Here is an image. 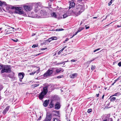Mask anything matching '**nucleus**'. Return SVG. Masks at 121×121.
Here are the masks:
<instances>
[{
    "label": "nucleus",
    "mask_w": 121,
    "mask_h": 121,
    "mask_svg": "<svg viewBox=\"0 0 121 121\" xmlns=\"http://www.w3.org/2000/svg\"><path fill=\"white\" fill-rule=\"evenodd\" d=\"M77 73H74L70 75V77L71 78H74L77 77Z\"/></svg>",
    "instance_id": "dca6fc26"
},
{
    "label": "nucleus",
    "mask_w": 121,
    "mask_h": 121,
    "mask_svg": "<svg viewBox=\"0 0 121 121\" xmlns=\"http://www.w3.org/2000/svg\"><path fill=\"white\" fill-rule=\"evenodd\" d=\"M61 51H60V50L59 52H58V55H59L60 53H61Z\"/></svg>",
    "instance_id": "37998d69"
},
{
    "label": "nucleus",
    "mask_w": 121,
    "mask_h": 121,
    "mask_svg": "<svg viewBox=\"0 0 121 121\" xmlns=\"http://www.w3.org/2000/svg\"><path fill=\"white\" fill-rule=\"evenodd\" d=\"M6 2L4 1H1L0 0V6H2L4 5H5Z\"/></svg>",
    "instance_id": "f3484780"
},
{
    "label": "nucleus",
    "mask_w": 121,
    "mask_h": 121,
    "mask_svg": "<svg viewBox=\"0 0 121 121\" xmlns=\"http://www.w3.org/2000/svg\"><path fill=\"white\" fill-rule=\"evenodd\" d=\"M35 35V34L34 33H33L32 35V36H33Z\"/></svg>",
    "instance_id": "3c124183"
},
{
    "label": "nucleus",
    "mask_w": 121,
    "mask_h": 121,
    "mask_svg": "<svg viewBox=\"0 0 121 121\" xmlns=\"http://www.w3.org/2000/svg\"><path fill=\"white\" fill-rule=\"evenodd\" d=\"M120 80H121L120 81V82H121V76L119 77L117 79H116V80H115V81L114 82V83H115L117 81Z\"/></svg>",
    "instance_id": "412c9836"
},
{
    "label": "nucleus",
    "mask_w": 121,
    "mask_h": 121,
    "mask_svg": "<svg viewBox=\"0 0 121 121\" xmlns=\"http://www.w3.org/2000/svg\"><path fill=\"white\" fill-rule=\"evenodd\" d=\"M117 26V27L119 28V27H121V25H118Z\"/></svg>",
    "instance_id": "49530a36"
},
{
    "label": "nucleus",
    "mask_w": 121,
    "mask_h": 121,
    "mask_svg": "<svg viewBox=\"0 0 121 121\" xmlns=\"http://www.w3.org/2000/svg\"><path fill=\"white\" fill-rule=\"evenodd\" d=\"M74 36V35H73L71 38H72Z\"/></svg>",
    "instance_id": "052dcab7"
},
{
    "label": "nucleus",
    "mask_w": 121,
    "mask_h": 121,
    "mask_svg": "<svg viewBox=\"0 0 121 121\" xmlns=\"http://www.w3.org/2000/svg\"><path fill=\"white\" fill-rule=\"evenodd\" d=\"M36 73V71H35L34 72H33L31 73H30V75H33L35 73Z\"/></svg>",
    "instance_id": "2f4dec72"
},
{
    "label": "nucleus",
    "mask_w": 121,
    "mask_h": 121,
    "mask_svg": "<svg viewBox=\"0 0 121 121\" xmlns=\"http://www.w3.org/2000/svg\"><path fill=\"white\" fill-rule=\"evenodd\" d=\"M31 13L32 14V16H30V17H36V18H39V16H38L37 15H35V16H34L33 15H32L33 14V13Z\"/></svg>",
    "instance_id": "aec40b11"
},
{
    "label": "nucleus",
    "mask_w": 121,
    "mask_h": 121,
    "mask_svg": "<svg viewBox=\"0 0 121 121\" xmlns=\"http://www.w3.org/2000/svg\"><path fill=\"white\" fill-rule=\"evenodd\" d=\"M38 46V44H35V45H33L32 46V48H35L36 47H37Z\"/></svg>",
    "instance_id": "c85d7f7f"
},
{
    "label": "nucleus",
    "mask_w": 121,
    "mask_h": 121,
    "mask_svg": "<svg viewBox=\"0 0 121 121\" xmlns=\"http://www.w3.org/2000/svg\"><path fill=\"white\" fill-rule=\"evenodd\" d=\"M2 68L0 72L1 73H10L11 71V67L10 65H2Z\"/></svg>",
    "instance_id": "7ed1b4c3"
},
{
    "label": "nucleus",
    "mask_w": 121,
    "mask_h": 121,
    "mask_svg": "<svg viewBox=\"0 0 121 121\" xmlns=\"http://www.w3.org/2000/svg\"><path fill=\"white\" fill-rule=\"evenodd\" d=\"M49 106L50 108H52L54 106V104H53L52 102H51L50 103Z\"/></svg>",
    "instance_id": "bb28decb"
},
{
    "label": "nucleus",
    "mask_w": 121,
    "mask_h": 121,
    "mask_svg": "<svg viewBox=\"0 0 121 121\" xmlns=\"http://www.w3.org/2000/svg\"><path fill=\"white\" fill-rule=\"evenodd\" d=\"M84 10V7L83 5L78 4L76 6V9H75L73 10H71L70 12V13L73 12L78 15H80Z\"/></svg>",
    "instance_id": "f257e3e1"
},
{
    "label": "nucleus",
    "mask_w": 121,
    "mask_h": 121,
    "mask_svg": "<svg viewBox=\"0 0 121 121\" xmlns=\"http://www.w3.org/2000/svg\"><path fill=\"white\" fill-rule=\"evenodd\" d=\"M56 31H61V30H60V29H57L56 30Z\"/></svg>",
    "instance_id": "c03bdc74"
},
{
    "label": "nucleus",
    "mask_w": 121,
    "mask_h": 121,
    "mask_svg": "<svg viewBox=\"0 0 121 121\" xmlns=\"http://www.w3.org/2000/svg\"><path fill=\"white\" fill-rule=\"evenodd\" d=\"M54 69L53 68H52L48 69L47 72L45 73L43 76L45 77L52 76L53 75V73L54 72Z\"/></svg>",
    "instance_id": "39448f33"
},
{
    "label": "nucleus",
    "mask_w": 121,
    "mask_h": 121,
    "mask_svg": "<svg viewBox=\"0 0 121 121\" xmlns=\"http://www.w3.org/2000/svg\"><path fill=\"white\" fill-rule=\"evenodd\" d=\"M54 69V72L55 74L62 72L64 71L63 69L61 68H53Z\"/></svg>",
    "instance_id": "0eeeda50"
},
{
    "label": "nucleus",
    "mask_w": 121,
    "mask_h": 121,
    "mask_svg": "<svg viewBox=\"0 0 121 121\" xmlns=\"http://www.w3.org/2000/svg\"><path fill=\"white\" fill-rule=\"evenodd\" d=\"M78 31H77V32H75V34L74 35H76L78 33Z\"/></svg>",
    "instance_id": "864d4df0"
},
{
    "label": "nucleus",
    "mask_w": 121,
    "mask_h": 121,
    "mask_svg": "<svg viewBox=\"0 0 121 121\" xmlns=\"http://www.w3.org/2000/svg\"><path fill=\"white\" fill-rule=\"evenodd\" d=\"M41 116H40L39 118L38 119V120H40L41 119Z\"/></svg>",
    "instance_id": "79ce46f5"
},
{
    "label": "nucleus",
    "mask_w": 121,
    "mask_h": 121,
    "mask_svg": "<svg viewBox=\"0 0 121 121\" xmlns=\"http://www.w3.org/2000/svg\"><path fill=\"white\" fill-rule=\"evenodd\" d=\"M66 41H66V40H65V41H64L63 43H66Z\"/></svg>",
    "instance_id": "680f3d73"
},
{
    "label": "nucleus",
    "mask_w": 121,
    "mask_h": 121,
    "mask_svg": "<svg viewBox=\"0 0 121 121\" xmlns=\"http://www.w3.org/2000/svg\"><path fill=\"white\" fill-rule=\"evenodd\" d=\"M112 3H111L110 2H109V3H108V5L109 6L111 5Z\"/></svg>",
    "instance_id": "13d9d810"
},
{
    "label": "nucleus",
    "mask_w": 121,
    "mask_h": 121,
    "mask_svg": "<svg viewBox=\"0 0 121 121\" xmlns=\"http://www.w3.org/2000/svg\"><path fill=\"white\" fill-rule=\"evenodd\" d=\"M112 0H111L110 1V2L111 3H112Z\"/></svg>",
    "instance_id": "0e129e2a"
},
{
    "label": "nucleus",
    "mask_w": 121,
    "mask_h": 121,
    "mask_svg": "<svg viewBox=\"0 0 121 121\" xmlns=\"http://www.w3.org/2000/svg\"><path fill=\"white\" fill-rule=\"evenodd\" d=\"M95 66H92L91 69L92 70H93L95 69Z\"/></svg>",
    "instance_id": "7c9ffc66"
},
{
    "label": "nucleus",
    "mask_w": 121,
    "mask_h": 121,
    "mask_svg": "<svg viewBox=\"0 0 121 121\" xmlns=\"http://www.w3.org/2000/svg\"><path fill=\"white\" fill-rule=\"evenodd\" d=\"M52 40V39H51V38L47 40V41H49V42H50Z\"/></svg>",
    "instance_id": "58836bf2"
},
{
    "label": "nucleus",
    "mask_w": 121,
    "mask_h": 121,
    "mask_svg": "<svg viewBox=\"0 0 121 121\" xmlns=\"http://www.w3.org/2000/svg\"><path fill=\"white\" fill-rule=\"evenodd\" d=\"M53 0H49L48 2V5L49 7H50L51 6V4H52V2Z\"/></svg>",
    "instance_id": "6ab92c4d"
},
{
    "label": "nucleus",
    "mask_w": 121,
    "mask_h": 121,
    "mask_svg": "<svg viewBox=\"0 0 121 121\" xmlns=\"http://www.w3.org/2000/svg\"><path fill=\"white\" fill-rule=\"evenodd\" d=\"M111 101H115L116 102H118L119 101V99H116V97H113L111 98L110 99Z\"/></svg>",
    "instance_id": "4468645a"
},
{
    "label": "nucleus",
    "mask_w": 121,
    "mask_h": 121,
    "mask_svg": "<svg viewBox=\"0 0 121 121\" xmlns=\"http://www.w3.org/2000/svg\"><path fill=\"white\" fill-rule=\"evenodd\" d=\"M41 16H45V15H46V13L45 10L43 9L41 10L40 12Z\"/></svg>",
    "instance_id": "ddd939ff"
},
{
    "label": "nucleus",
    "mask_w": 121,
    "mask_h": 121,
    "mask_svg": "<svg viewBox=\"0 0 121 121\" xmlns=\"http://www.w3.org/2000/svg\"><path fill=\"white\" fill-rule=\"evenodd\" d=\"M75 4V3L73 1H71L70 4H69V9H70L71 8H74Z\"/></svg>",
    "instance_id": "f8f14e48"
},
{
    "label": "nucleus",
    "mask_w": 121,
    "mask_h": 121,
    "mask_svg": "<svg viewBox=\"0 0 121 121\" xmlns=\"http://www.w3.org/2000/svg\"><path fill=\"white\" fill-rule=\"evenodd\" d=\"M40 54H41V53H39V54H37V55H36L35 56H38V55H40Z\"/></svg>",
    "instance_id": "603ef678"
},
{
    "label": "nucleus",
    "mask_w": 121,
    "mask_h": 121,
    "mask_svg": "<svg viewBox=\"0 0 121 121\" xmlns=\"http://www.w3.org/2000/svg\"><path fill=\"white\" fill-rule=\"evenodd\" d=\"M107 121H113V120L112 118H108L107 119H106Z\"/></svg>",
    "instance_id": "a878e982"
},
{
    "label": "nucleus",
    "mask_w": 121,
    "mask_h": 121,
    "mask_svg": "<svg viewBox=\"0 0 121 121\" xmlns=\"http://www.w3.org/2000/svg\"><path fill=\"white\" fill-rule=\"evenodd\" d=\"M68 16V15L66 13H65L63 15V18H65L66 17H67Z\"/></svg>",
    "instance_id": "cd10ccee"
},
{
    "label": "nucleus",
    "mask_w": 121,
    "mask_h": 121,
    "mask_svg": "<svg viewBox=\"0 0 121 121\" xmlns=\"http://www.w3.org/2000/svg\"><path fill=\"white\" fill-rule=\"evenodd\" d=\"M63 77V75H60V76H58L57 77V78H60L62 77Z\"/></svg>",
    "instance_id": "c9c22d12"
},
{
    "label": "nucleus",
    "mask_w": 121,
    "mask_h": 121,
    "mask_svg": "<svg viewBox=\"0 0 121 121\" xmlns=\"http://www.w3.org/2000/svg\"><path fill=\"white\" fill-rule=\"evenodd\" d=\"M53 121H60L58 119L57 120V119L55 118L54 119V120Z\"/></svg>",
    "instance_id": "f704fd0d"
},
{
    "label": "nucleus",
    "mask_w": 121,
    "mask_h": 121,
    "mask_svg": "<svg viewBox=\"0 0 121 121\" xmlns=\"http://www.w3.org/2000/svg\"><path fill=\"white\" fill-rule=\"evenodd\" d=\"M2 68V65H0V70Z\"/></svg>",
    "instance_id": "a18cd8bd"
},
{
    "label": "nucleus",
    "mask_w": 121,
    "mask_h": 121,
    "mask_svg": "<svg viewBox=\"0 0 121 121\" xmlns=\"http://www.w3.org/2000/svg\"><path fill=\"white\" fill-rule=\"evenodd\" d=\"M99 94H96V96L97 97H99Z\"/></svg>",
    "instance_id": "09e8293b"
},
{
    "label": "nucleus",
    "mask_w": 121,
    "mask_h": 121,
    "mask_svg": "<svg viewBox=\"0 0 121 121\" xmlns=\"http://www.w3.org/2000/svg\"><path fill=\"white\" fill-rule=\"evenodd\" d=\"M47 48H43L42 49H41V50H44L46 49Z\"/></svg>",
    "instance_id": "de8ad7c7"
},
{
    "label": "nucleus",
    "mask_w": 121,
    "mask_h": 121,
    "mask_svg": "<svg viewBox=\"0 0 121 121\" xmlns=\"http://www.w3.org/2000/svg\"><path fill=\"white\" fill-rule=\"evenodd\" d=\"M52 113L49 112H47L46 117L43 121H50L52 117Z\"/></svg>",
    "instance_id": "423d86ee"
},
{
    "label": "nucleus",
    "mask_w": 121,
    "mask_h": 121,
    "mask_svg": "<svg viewBox=\"0 0 121 121\" xmlns=\"http://www.w3.org/2000/svg\"><path fill=\"white\" fill-rule=\"evenodd\" d=\"M114 83H114V82L112 84V85H114Z\"/></svg>",
    "instance_id": "338daca9"
},
{
    "label": "nucleus",
    "mask_w": 121,
    "mask_h": 121,
    "mask_svg": "<svg viewBox=\"0 0 121 121\" xmlns=\"http://www.w3.org/2000/svg\"><path fill=\"white\" fill-rule=\"evenodd\" d=\"M84 29V27H83L79 28L78 30L77 31L78 32H80L81 30Z\"/></svg>",
    "instance_id": "393cba45"
},
{
    "label": "nucleus",
    "mask_w": 121,
    "mask_h": 121,
    "mask_svg": "<svg viewBox=\"0 0 121 121\" xmlns=\"http://www.w3.org/2000/svg\"><path fill=\"white\" fill-rule=\"evenodd\" d=\"M52 40H56L57 39V38L56 36H53L51 38Z\"/></svg>",
    "instance_id": "4be33fe9"
},
{
    "label": "nucleus",
    "mask_w": 121,
    "mask_h": 121,
    "mask_svg": "<svg viewBox=\"0 0 121 121\" xmlns=\"http://www.w3.org/2000/svg\"><path fill=\"white\" fill-rule=\"evenodd\" d=\"M64 30V29H62V28H61L60 29V30L61 31H62V30Z\"/></svg>",
    "instance_id": "69168bd1"
},
{
    "label": "nucleus",
    "mask_w": 121,
    "mask_h": 121,
    "mask_svg": "<svg viewBox=\"0 0 121 121\" xmlns=\"http://www.w3.org/2000/svg\"><path fill=\"white\" fill-rule=\"evenodd\" d=\"M118 94H119V93L118 92L116 93H115L114 95H111L110 97V98H111L112 97H113L114 96H116Z\"/></svg>",
    "instance_id": "5701e85b"
},
{
    "label": "nucleus",
    "mask_w": 121,
    "mask_h": 121,
    "mask_svg": "<svg viewBox=\"0 0 121 121\" xmlns=\"http://www.w3.org/2000/svg\"><path fill=\"white\" fill-rule=\"evenodd\" d=\"M100 49V48H98V49H96L94 51H93V52H96L97 51H98L99 50V49Z\"/></svg>",
    "instance_id": "ea45409f"
},
{
    "label": "nucleus",
    "mask_w": 121,
    "mask_h": 121,
    "mask_svg": "<svg viewBox=\"0 0 121 121\" xmlns=\"http://www.w3.org/2000/svg\"><path fill=\"white\" fill-rule=\"evenodd\" d=\"M39 84H34V86L35 87L37 86H39Z\"/></svg>",
    "instance_id": "e433bc0d"
},
{
    "label": "nucleus",
    "mask_w": 121,
    "mask_h": 121,
    "mask_svg": "<svg viewBox=\"0 0 121 121\" xmlns=\"http://www.w3.org/2000/svg\"><path fill=\"white\" fill-rule=\"evenodd\" d=\"M69 40L68 38H67L65 40L66 41H67L68 40Z\"/></svg>",
    "instance_id": "5fc2aeb1"
},
{
    "label": "nucleus",
    "mask_w": 121,
    "mask_h": 121,
    "mask_svg": "<svg viewBox=\"0 0 121 121\" xmlns=\"http://www.w3.org/2000/svg\"><path fill=\"white\" fill-rule=\"evenodd\" d=\"M97 18V17H93V18Z\"/></svg>",
    "instance_id": "e2e57ef3"
},
{
    "label": "nucleus",
    "mask_w": 121,
    "mask_h": 121,
    "mask_svg": "<svg viewBox=\"0 0 121 121\" xmlns=\"http://www.w3.org/2000/svg\"><path fill=\"white\" fill-rule=\"evenodd\" d=\"M64 49V48H63L60 50L62 52Z\"/></svg>",
    "instance_id": "8fccbe9b"
},
{
    "label": "nucleus",
    "mask_w": 121,
    "mask_h": 121,
    "mask_svg": "<svg viewBox=\"0 0 121 121\" xmlns=\"http://www.w3.org/2000/svg\"><path fill=\"white\" fill-rule=\"evenodd\" d=\"M94 59H93V60H91L89 62H88L89 63H91V62L93 60H94Z\"/></svg>",
    "instance_id": "6e6d98bb"
},
{
    "label": "nucleus",
    "mask_w": 121,
    "mask_h": 121,
    "mask_svg": "<svg viewBox=\"0 0 121 121\" xmlns=\"http://www.w3.org/2000/svg\"><path fill=\"white\" fill-rule=\"evenodd\" d=\"M60 103L59 102H57L56 103L55 105V108L56 109L58 110L60 108Z\"/></svg>",
    "instance_id": "9b49d317"
},
{
    "label": "nucleus",
    "mask_w": 121,
    "mask_h": 121,
    "mask_svg": "<svg viewBox=\"0 0 121 121\" xmlns=\"http://www.w3.org/2000/svg\"><path fill=\"white\" fill-rule=\"evenodd\" d=\"M23 7L24 9L27 11H30L32 9L31 6L30 5L24 6Z\"/></svg>",
    "instance_id": "6e6552de"
},
{
    "label": "nucleus",
    "mask_w": 121,
    "mask_h": 121,
    "mask_svg": "<svg viewBox=\"0 0 121 121\" xmlns=\"http://www.w3.org/2000/svg\"><path fill=\"white\" fill-rule=\"evenodd\" d=\"M3 86L1 84H0V91L3 89Z\"/></svg>",
    "instance_id": "c756f323"
},
{
    "label": "nucleus",
    "mask_w": 121,
    "mask_h": 121,
    "mask_svg": "<svg viewBox=\"0 0 121 121\" xmlns=\"http://www.w3.org/2000/svg\"><path fill=\"white\" fill-rule=\"evenodd\" d=\"M66 47V46L64 47L63 48H64V49Z\"/></svg>",
    "instance_id": "774afa93"
},
{
    "label": "nucleus",
    "mask_w": 121,
    "mask_h": 121,
    "mask_svg": "<svg viewBox=\"0 0 121 121\" xmlns=\"http://www.w3.org/2000/svg\"><path fill=\"white\" fill-rule=\"evenodd\" d=\"M85 27H86V29H89L90 27L89 26H85Z\"/></svg>",
    "instance_id": "a19ab883"
},
{
    "label": "nucleus",
    "mask_w": 121,
    "mask_h": 121,
    "mask_svg": "<svg viewBox=\"0 0 121 121\" xmlns=\"http://www.w3.org/2000/svg\"><path fill=\"white\" fill-rule=\"evenodd\" d=\"M118 65L119 66H121V62H119L118 64Z\"/></svg>",
    "instance_id": "4c0bfd02"
},
{
    "label": "nucleus",
    "mask_w": 121,
    "mask_h": 121,
    "mask_svg": "<svg viewBox=\"0 0 121 121\" xmlns=\"http://www.w3.org/2000/svg\"><path fill=\"white\" fill-rule=\"evenodd\" d=\"M71 61L73 62H74L75 61L73 59L71 60Z\"/></svg>",
    "instance_id": "4d7b16f0"
},
{
    "label": "nucleus",
    "mask_w": 121,
    "mask_h": 121,
    "mask_svg": "<svg viewBox=\"0 0 121 121\" xmlns=\"http://www.w3.org/2000/svg\"><path fill=\"white\" fill-rule=\"evenodd\" d=\"M49 103V100H46L44 101L43 104V105L44 107H46L48 105Z\"/></svg>",
    "instance_id": "2eb2a0df"
},
{
    "label": "nucleus",
    "mask_w": 121,
    "mask_h": 121,
    "mask_svg": "<svg viewBox=\"0 0 121 121\" xmlns=\"http://www.w3.org/2000/svg\"><path fill=\"white\" fill-rule=\"evenodd\" d=\"M12 40L13 41L15 42H17L18 41V39H12Z\"/></svg>",
    "instance_id": "72a5a7b5"
},
{
    "label": "nucleus",
    "mask_w": 121,
    "mask_h": 121,
    "mask_svg": "<svg viewBox=\"0 0 121 121\" xmlns=\"http://www.w3.org/2000/svg\"><path fill=\"white\" fill-rule=\"evenodd\" d=\"M51 85H48V86H45L43 88V90L39 96V98L40 99H42L44 96L46 95L48 92V89L49 87L51 86Z\"/></svg>",
    "instance_id": "f03ea898"
},
{
    "label": "nucleus",
    "mask_w": 121,
    "mask_h": 121,
    "mask_svg": "<svg viewBox=\"0 0 121 121\" xmlns=\"http://www.w3.org/2000/svg\"><path fill=\"white\" fill-rule=\"evenodd\" d=\"M14 75V73L13 72L11 73L8 76L10 78H12Z\"/></svg>",
    "instance_id": "a211bd4d"
},
{
    "label": "nucleus",
    "mask_w": 121,
    "mask_h": 121,
    "mask_svg": "<svg viewBox=\"0 0 121 121\" xmlns=\"http://www.w3.org/2000/svg\"><path fill=\"white\" fill-rule=\"evenodd\" d=\"M92 111V109H88L87 111L88 113H90Z\"/></svg>",
    "instance_id": "473e14b6"
},
{
    "label": "nucleus",
    "mask_w": 121,
    "mask_h": 121,
    "mask_svg": "<svg viewBox=\"0 0 121 121\" xmlns=\"http://www.w3.org/2000/svg\"><path fill=\"white\" fill-rule=\"evenodd\" d=\"M24 76V74L23 73H19L18 76L19 78V80L20 82L22 81V79L23 78Z\"/></svg>",
    "instance_id": "1a4fd4ad"
},
{
    "label": "nucleus",
    "mask_w": 121,
    "mask_h": 121,
    "mask_svg": "<svg viewBox=\"0 0 121 121\" xmlns=\"http://www.w3.org/2000/svg\"><path fill=\"white\" fill-rule=\"evenodd\" d=\"M52 17L56 18L57 17L56 15V13L55 12H53L52 14Z\"/></svg>",
    "instance_id": "b1692460"
},
{
    "label": "nucleus",
    "mask_w": 121,
    "mask_h": 121,
    "mask_svg": "<svg viewBox=\"0 0 121 121\" xmlns=\"http://www.w3.org/2000/svg\"><path fill=\"white\" fill-rule=\"evenodd\" d=\"M10 108V106H8L2 112L3 114L4 115L5 114L6 112H7V111H8Z\"/></svg>",
    "instance_id": "9d476101"
},
{
    "label": "nucleus",
    "mask_w": 121,
    "mask_h": 121,
    "mask_svg": "<svg viewBox=\"0 0 121 121\" xmlns=\"http://www.w3.org/2000/svg\"><path fill=\"white\" fill-rule=\"evenodd\" d=\"M104 95L102 96V98L103 99H104Z\"/></svg>",
    "instance_id": "bf43d9fd"
},
{
    "label": "nucleus",
    "mask_w": 121,
    "mask_h": 121,
    "mask_svg": "<svg viewBox=\"0 0 121 121\" xmlns=\"http://www.w3.org/2000/svg\"><path fill=\"white\" fill-rule=\"evenodd\" d=\"M12 9L15 10L14 12L16 13H18L19 14H23V11L21 10L22 8V7H12Z\"/></svg>",
    "instance_id": "20e7f679"
}]
</instances>
